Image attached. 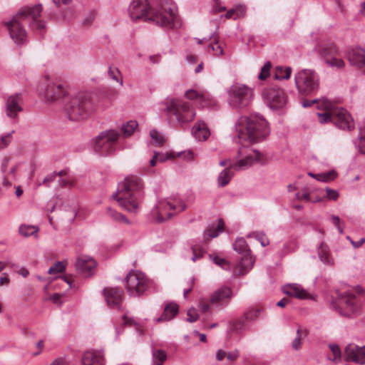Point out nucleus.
Returning <instances> with one entry per match:
<instances>
[{
    "mask_svg": "<svg viewBox=\"0 0 365 365\" xmlns=\"http://www.w3.org/2000/svg\"><path fill=\"white\" fill-rule=\"evenodd\" d=\"M210 51H215L216 56H220L223 53V50L219 45L217 39L215 38L214 43H210L207 46V51L210 52Z\"/></svg>",
    "mask_w": 365,
    "mask_h": 365,
    "instance_id": "nucleus-52",
    "label": "nucleus"
},
{
    "mask_svg": "<svg viewBox=\"0 0 365 365\" xmlns=\"http://www.w3.org/2000/svg\"><path fill=\"white\" fill-rule=\"evenodd\" d=\"M302 336V331L300 329L297 330V336L292 343V346L294 350H299L301 348V339Z\"/></svg>",
    "mask_w": 365,
    "mask_h": 365,
    "instance_id": "nucleus-54",
    "label": "nucleus"
},
{
    "mask_svg": "<svg viewBox=\"0 0 365 365\" xmlns=\"http://www.w3.org/2000/svg\"><path fill=\"white\" fill-rule=\"evenodd\" d=\"M83 365H104V354L102 351L88 352L83 357Z\"/></svg>",
    "mask_w": 365,
    "mask_h": 365,
    "instance_id": "nucleus-27",
    "label": "nucleus"
},
{
    "mask_svg": "<svg viewBox=\"0 0 365 365\" xmlns=\"http://www.w3.org/2000/svg\"><path fill=\"white\" fill-rule=\"evenodd\" d=\"M42 11V5L24 6L13 19L5 25L9 30L11 38L16 44H24L26 41V31L23 24H27L32 30L41 31L46 27V22L39 19Z\"/></svg>",
    "mask_w": 365,
    "mask_h": 365,
    "instance_id": "nucleus-2",
    "label": "nucleus"
},
{
    "mask_svg": "<svg viewBox=\"0 0 365 365\" xmlns=\"http://www.w3.org/2000/svg\"><path fill=\"white\" fill-rule=\"evenodd\" d=\"M257 240L260 242L262 247H266L269 245V242L267 237L263 233H258L256 235Z\"/></svg>",
    "mask_w": 365,
    "mask_h": 365,
    "instance_id": "nucleus-62",
    "label": "nucleus"
},
{
    "mask_svg": "<svg viewBox=\"0 0 365 365\" xmlns=\"http://www.w3.org/2000/svg\"><path fill=\"white\" fill-rule=\"evenodd\" d=\"M245 12V7L243 5H239L235 9H231L227 11L225 14V17L227 19H230L234 17V19H237L243 16Z\"/></svg>",
    "mask_w": 365,
    "mask_h": 365,
    "instance_id": "nucleus-36",
    "label": "nucleus"
},
{
    "mask_svg": "<svg viewBox=\"0 0 365 365\" xmlns=\"http://www.w3.org/2000/svg\"><path fill=\"white\" fill-rule=\"evenodd\" d=\"M14 133V131L12 130L11 133L0 137V149L7 147L11 142V138Z\"/></svg>",
    "mask_w": 365,
    "mask_h": 365,
    "instance_id": "nucleus-56",
    "label": "nucleus"
},
{
    "mask_svg": "<svg viewBox=\"0 0 365 365\" xmlns=\"http://www.w3.org/2000/svg\"><path fill=\"white\" fill-rule=\"evenodd\" d=\"M165 104L168 118L173 120L174 117L176 125L181 128L191 122L195 116L193 108L187 102L172 98L168 99Z\"/></svg>",
    "mask_w": 365,
    "mask_h": 365,
    "instance_id": "nucleus-6",
    "label": "nucleus"
},
{
    "mask_svg": "<svg viewBox=\"0 0 365 365\" xmlns=\"http://www.w3.org/2000/svg\"><path fill=\"white\" fill-rule=\"evenodd\" d=\"M107 304L113 309H120L122 304L123 291L118 287H106L103 290Z\"/></svg>",
    "mask_w": 365,
    "mask_h": 365,
    "instance_id": "nucleus-17",
    "label": "nucleus"
},
{
    "mask_svg": "<svg viewBox=\"0 0 365 365\" xmlns=\"http://www.w3.org/2000/svg\"><path fill=\"white\" fill-rule=\"evenodd\" d=\"M187 318L186 319V321L191 323L196 322L199 318L197 311L194 308L189 309L187 310Z\"/></svg>",
    "mask_w": 365,
    "mask_h": 365,
    "instance_id": "nucleus-55",
    "label": "nucleus"
},
{
    "mask_svg": "<svg viewBox=\"0 0 365 365\" xmlns=\"http://www.w3.org/2000/svg\"><path fill=\"white\" fill-rule=\"evenodd\" d=\"M235 251L242 255L237 264L238 274H245L254 265L255 259L251 255V250L243 237L237 238L232 245Z\"/></svg>",
    "mask_w": 365,
    "mask_h": 365,
    "instance_id": "nucleus-11",
    "label": "nucleus"
},
{
    "mask_svg": "<svg viewBox=\"0 0 365 365\" xmlns=\"http://www.w3.org/2000/svg\"><path fill=\"white\" fill-rule=\"evenodd\" d=\"M332 123L341 130H352L354 128V123L351 115L343 108L333 110Z\"/></svg>",
    "mask_w": 365,
    "mask_h": 365,
    "instance_id": "nucleus-16",
    "label": "nucleus"
},
{
    "mask_svg": "<svg viewBox=\"0 0 365 365\" xmlns=\"http://www.w3.org/2000/svg\"><path fill=\"white\" fill-rule=\"evenodd\" d=\"M185 207V204L180 203L179 205H176L168 201H161L152 211V215H156L155 220L158 222H163L173 216V214L170 210H173L175 213H177L183 211Z\"/></svg>",
    "mask_w": 365,
    "mask_h": 365,
    "instance_id": "nucleus-14",
    "label": "nucleus"
},
{
    "mask_svg": "<svg viewBox=\"0 0 365 365\" xmlns=\"http://www.w3.org/2000/svg\"><path fill=\"white\" fill-rule=\"evenodd\" d=\"M282 291L285 294L299 299L309 298V294L297 284H287L283 287Z\"/></svg>",
    "mask_w": 365,
    "mask_h": 365,
    "instance_id": "nucleus-24",
    "label": "nucleus"
},
{
    "mask_svg": "<svg viewBox=\"0 0 365 365\" xmlns=\"http://www.w3.org/2000/svg\"><path fill=\"white\" fill-rule=\"evenodd\" d=\"M167 359L165 352L161 349L153 350V365H162Z\"/></svg>",
    "mask_w": 365,
    "mask_h": 365,
    "instance_id": "nucleus-35",
    "label": "nucleus"
},
{
    "mask_svg": "<svg viewBox=\"0 0 365 365\" xmlns=\"http://www.w3.org/2000/svg\"><path fill=\"white\" fill-rule=\"evenodd\" d=\"M212 260L215 264L221 267L224 269H227L229 268V263L225 259L215 256V257H214Z\"/></svg>",
    "mask_w": 365,
    "mask_h": 365,
    "instance_id": "nucleus-57",
    "label": "nucleus"
},
{
    "mask_svg": "<svg viewBox=\"0 0 365 365\" xmlns=\"http://www.w3.org/2000/svg\"><path fill=\"white\" fill-rule=\"evenodd\" d=\"M119 135V133L115 130L101 132L95 139V152L101 156L113 154L115 150Z\"/></svg>",
    "mask_w": 365,
    "mask_h": 365,
    "instance_id": "nucleus-10",
    "label": "nucleus"
},
{
    "mask_svg": "<svg viewBox=\"0 0 365 365\" xmlns=\"http://www.w3.org/2000/svg\"><path fill=\"white\" fill-rule=\"evenodd\" d=\"M262 312V309L260 308L257 309H250L244 314V318L247 322H253L259 318L260 313Z\"/></svg>",
    "mask_w": 365,
    "mask_h": 365,
    "instance_id": "nucleus-40",
    "label": "nucleus"
},
{
    "mask_svg": "<svg viewBox=\"0 0 365 365\" xmlns=\"http://www.w3.org/2000/svg\"><path fill=\"white\" fill-rule=\"evenodd\" d=\"M329 348L332 352L333 358H329L333 361H338L341 359V350L337 344H330Z\"/></svg>",
    "mask_w": 365,
    "mask_h": 365,
    "instance_id": "nucleus-50",
    "label": "nucleus"
},
{
    "mask_svg": "<svg viewBox=\"0 0 365 365\" xmlns=\"http://www.w3.org/2000/svg\"><path fill=\"white\" fill-rule=\"evenodd\" d=\"M123 324L128 326H134L137 329H139V324L137 323L133 318L128 317L127 315L124 314L123 317Z\"/></svg>",
    "mask_w": 365,
    "mask_h": 365,
    "instance_id": "nucleus-60",
    "label": "nucleus"
},
{
    "mask_svg": "<svg viewBox=\"0 0 365 365\" xmlns=\"http://www.w3.org/2000/svg\"><path fill=\"white\" fill-rule=\"evenodd\" d=\"M66 269V264L64 262H55L48 270V273L50 274L61 273Z\"/></svg>",
    "mask_w": 365,
    "mask_h": 365,
    "instance_id": "nucleus-43",
    "label": "nucleus"
},
{
    "mask_svg": "<svg viewBox=\"0 0 365 365\" xmlns=\"http://www.w3.org/2000/svg\"><path fill=\"white\" fill-rule=\"evenodd\" d=\"M193 136L198 140H205L210 135V130L203 121H198L192 130Z\"/></svg>",
    "mask_w": 365,
    "mask_h": 365,
    "instance_id": "nucleus-28",
    "label": "nucleus"
},
{
    "mask_svg": "<svg viewBox=\"0 0 365 365\" xmlns=\"http://www.w3.org/2000/svg\"><path fill=\"white\" fill-rule=\"evenodd\" d=\"M246 154L245 157L239 160L237 162L230 164V168H233L235 170H245L250 167L255 162L261 164L264 163V159L262 154L258 150H250L247 148H240L238 150V155L242 156Z\"/></svg>",
    "mask_w": 365,
    "mask_h": 365,
    "instance_id": "nucleus-12",
    "label": "nucleus"
},
{
    "mask_svg": "<svg viewBox=\"0 0 365 365\" xmlns=\"http://www.w3.org/2000/svg\"><path fill=\"white\" fill-rule=\"evenodd\" d=\"M294 81L298 92L302 95L314 94L319 88V77L313 70L303 69L297 72Z\"/></svg>",
    "mask_w": 365,
    "mask_h": 365,
    "instance_id": "nucleus-7",
    "label": "nucleus"
},
{
    "mask_svg": "<svg viewBox=\"0 0 365 365\" xmlns=\"http://www.w3.org/2000/svg\"><path fill=\"white\" fill-rule=\"evenodd\" d=\"M271 67V63L269 61H267L263 66V67L261 68V71L258 76L259 79L262 81L265 80L269 76Z\"/></svg>",
    "mask_w": 365,
    "mask_h": 365,
    "instance_id": "nucleus-49",
    "label": "nucleus"
},
{
    "mask_svg": "<svg viewBox=\"0 0 365 365\" xmlns=\"http://www.w3.org/2000/svg\"><path fill=\"white\" fill-rule=\"evenodd\" d=\"M318 53L326 61L334 56H340V51L335 43H329L319 46Z\"/></svg>",
    "mask_w": 365,
    "mask_h": 365,
    "instance_id": "nucleus-26",
    "label": "nucleus"
},
{
    "mask_svg": "<svg viewBox=\"0 0 365 365\" xmlns=\"http://www.w3.org/2000/svg\"><path fill=\"white\" fill-rule=\"evenodd\" d=\"M326 190V192H327V197L330 199V200H336L338 197H339V194H338V192L335 190H332L331 188H329V187H327L325 189Z\"/></svg>",
    "mask_w": 365,
    "mask_h": 365,
    "instance_id": "nucleus-63",
    "label": "nucleus"
},
{
    "mask_svg": "<svg viewBox=\"0 0 365 365\" xmlns=\"http://www.w3.org/2000/svg\"><path fill=\"white\" fill-rule=\"evenodd\" d=\"M312 101V103L317 105V108L324 110H331L332 107L331 102L327 98H315Z\"/></svg>",
    "mask_w": 365,
    "mask_h": 365,
    "instance_id": "nucleus-39",
    "label": "nucleus"
},
{
    "mask_svg": "<svg viewBox=\"0 0 365 365\" xmlns=\"http://www.w3.org/2000/svg\"><path fill=\"white\" fill-rule=\"evenodd\" d=\"M67 175V171L66 170H62L59 172H57V176H59L61 179L58 180V182L61 187H65L70 184L69 179L64 178Z\"/></svg>",
    "mask_w": 365,
    "mask_h": 365,
    "instance_id": "nucleus-53",
    "label": "nucleus"
},
{
    "mask_svg": "<svg viewBox=\"0 0 365 365\" xmlns=\"http://www.w3.org/2000/svg\"><path fill=\"white\" fill-rule=\"evenodd\" d=\"M198 103L202 107H212L215 105V100L207 93H201Z\"/></svg>",
    "mask_w": 365,
    "mask_h": 365,
    "instance_id": "nucleus-42",
    "label": "nucleus"
},
{
    "mask_svg": "<svg viewBox=\"0 0 365 365\" xmlns=\"http://www.w3.org/2000/svg\"><path fill=\"white\" fill-rule=\"evenodd\" d=\"M179 312V306L174 302L167 304L160 317L155 319L156 322H167L175 317Z\"/></svg>",
    "mask_w": 365,
    "mask_h": 365,
    "instance_id": "nucleus-25",
    "label": "nucleus"
},
{
    "mask_svg": "<svg viewBox=\"0 0 365 365\" xmlns=\"http://www.w3.org/2000/svg\"><path fill=\"white\" fill-rule=\"evenodd\" d=\"M339 312L341 315L351 317L358 315L361 311V305L355 295L344 293L339 299Z\"/></svg>",
    "mask_w": 365,
    "mask_h": 365,
    "instance_id": "nucleus-13",
    "label": "nucleus"
},
{
    "mask_svg": "<svg viewBox=\"0 0 365 365\" xmlns=\"http://www.w3.org/2000/svg\"><path fill=\"white\" fill-rule=\"evenodd\" d=\"M130 18L133 20L143 19L161 27H173L175 7L173 2H162L158 9L152 8L148 0H133L129 6Z\"/></svg>",
    "mask_w": 365,
    "mask_h": 365,
    "instance_id": "nucleus-1",
    "label": "nucleus"
},
{
    "mask_svg": "<svg viewBox=\"0 0 365 365\" xmlns=\"http://www.w3.org/2000/svg\"><path fill=\"white\" fill-rule=\"evenodd\" d=\"M138 125V124L135 120H130L126 124L123 125L121 128V130L124 136H130L137 128Z\"/></svg>",
    "mask_w": 365,
    "mask_h": 365,
    "instance_id": "nucleus-38",
    "label": "nucleus"
},
{
    "mask_svg": "<svg viewBox=\"0 0 365 365\" xmlns=\"http://www.w3.org/2000/svg\"><path fill=\"white\" fill-rule=\"evenodd\" d=\"M108 76L113 79L114 81L119 82L120 86H123V79L118 78V76H120V71L119 69L116 67H109L108 71Z\"/></svg>",
    "mask_w": 365,
    "mask_h": 365,
    "instance_id": "nucleus-48",
    "label": "nucleus"
},
{
    "mask_svg": "<svg viewBox=\"0 0 365 365\" xmlns=\"http://www.w3.org/2000/svg\"><path fill=\"white\" fill-rule=\"evenodd\" d=\"M326 110L327 111L323 113H317L319 121L320 123L333 122V110H331V112L328 111L329 110Z\"/></svg>",
    "mask_w": 365,
    "mask_h": 365,
    "instance_id": "nucleus-47",
    "label": "nucleus"
},
{
    "mask_svg": "<svg viewBox=\"0 0 365 365\" xmlns=\"http://www.w3.org/2000/svg\"><path fill=\"white\" fill-rule=\"evenodd\" d=\"M106 213L108 216L110 217L113 220L126 225H129L130 223V220L125 215L118 212L116 210H113L111 207L107 208Z\"/></svg>",
    "mask_w": 365,
    "mask_h": 365,
    "instance_id": "nucleus-31",
    "label": "nucleus"
},
{
    "mask_svg": "<svg viewBox=\"0 0 365 365\" xmlns=\"http://www.w3.org/2000/svg\"><path fill=\"white\" fill-rule=\"evenodd\" d=\"M176 156H175V153H166V154L159 153V154H158V160L160 163H164L167 160L173 159Z\"/></svg>",
    "mask_w": 365,
    "mask_h": 365,
    "instance_id": "nucleus-59",
    "label": "nucleus"
},
{
    "mask_svg": "<svg viewBox=\"0 0 365 365\" xmlns=\"http://www.w3.org/2000/svg\"><path fill=\"white\" fill-rule=\"evenodd\" d=\"M65 110L71 120L87 118L94 110V105L88 93H78L70 99L65 106Z\"/></svg>",
    "mask_w": 365,
    "mask_h": 365,
    "instance_id": "nucleus-5",
    "label": "nucleus"
},
{
    "mask_svg": "<svg viewBox=\"0 0 365 365\" xmlns=\"http://www.w3.org/2000/svg\"><path fill=\"white\" fill-rule=\"evenodd\" d=\"M253 96L252 88L244 84L235 83L228 90V103L235 108L242 109L249 106Z\"/></svg>",
    "mask_w": 365,
    "mask_h": 365,
    "instance_id": "nucleus-8",
    "label": "nucleus"
},
{
    "mask_svg": "<svg viewBox=\"0 0 365 365\" xmlns=\"http://www.w3.org/2000/svg\"><path fill=\"white\" fill-rule=\"evenodd\" d=\"M56 177H57V172H53L45 177V178L43 179V180L42 182V184L48 187L50 182L54 181V180L56 179Z\"/></svg>",
    "mask_w": 365,
    "mask_h": 365,
    "instance_id": "nucleus-61",
    "label": "nucleus"
},
{
    "mask_svg": "<svg viewBox=\"0 0 365 365\" xmlns=\"http://www.w3.org/2000/svg\"><path fill=\"white\" fill-rule=\"evenodd\" d=\"M232 168H230V166L223 170L217 177V183L220 187L226 186L230 181L231 180L233 173H231L230 170Z\"/></svg>",
    "mask_w": 365,
    "mask_h": 365,
    "instance_id": "nucleus-30",
    "label": "nucleus"
},
{
    "mask_svg": "<svg viewBox=\"0 0 365 365\" xmlns=\"http://www.w3.org/2000/svg\"><path fill=\"white\" fill-rule=\"evenodd\" d=\"M224 222L222 219L218 220L217 226L212 225H209L204 231V237L207 238H215L223 231Z\"/></svg>",
    "mask_w": 365,
    "mask_h": 365,
    "instance_id": "nucleus-29",
    "label": "nucleus"
},
{
    "mask_svg": "<svg viewBox=\"0 0 365 365\" xmlns=\"http://www.w3.org/2000/svg\"><path fill=\"white\" fill-rule=\"evenodd\" d=\"M96 265V261L88 256L78 257L76 262L77 272L83 274L85 277H91L93 274Z\"/></svg>",
    "mask_w": 365,
    "mask_h": 365,
    "instance_id": "nucleus-18",
    "label": "nucleus"
},
{
    "mask_svg": "<svg viewBox=\"0 0 365 365\" xmlns=\"http://www.w3.org/2000/svg\"><path fill=\"white\" fill-rule=\"evenodd\" d=\"M151 281L140 271H130L125 277V288L130 296L138 297L148 290Z\"/></svg>",
    "mask_w": 365,
    "mask_h": 365,
    "instance_id": "nucleus-9",
    "label": "nucleus"
},
{
    "mask_svg": "<svg viewBox=\"0 0 365 365\" xmlns=\"http://www.w3.org/2000/svg\"><path fill=\"white\" fill-rule=\"evenodd\" d=\"M299 245L296 240H290L287 242L283 247V252L284 254L293 252L298 248Z\"/></svg>",
    "mask_w": 365,
    "mask_h": 365,
    "instance_id": "nucleus-45",
    "label": "nucleus"
},
{
    "mask_svg": "<svg viewBox=\"0 0 365 365\" xmlns=\"http://www.w3.org/2000/svg\"><path fill=\"white\" fill-rule=\"evenodd\" d=\"M263 96L267 104L272 110L282 108L287 103L286 95L282 89H265L263 91Z\"/></svg>",
    "mask_w": 365,
    "mask_h": 365,
    "instance_id": "nucleus-15",
    "label": "nucleus"
},
{
    "mask_svg": "<svg viewBox=\"0 0 365 365\" xmlns=\"http://www.w3.org/2000/svg\"><path fill=\"white\" fill-rule=\"evenodd\" d=\"M237 143H256L263 140L269 134L266 120L259 115H251L240 118L236 124Z\"/></svg>",
    "mask_w": 365,
    "mask_h": 365,
    "instance_id": "nucleus-3",
    "label": "nucleus"
},
{
    "mask_svg": "<svg viewBox=\"0 0 365 365\" xmlns=\"http://www.w3.org/2000/svg\"><path fill=\"white\" fill-rule=\"evenodd\" d=\"M326 63L331 67H336L337 68H343L345 66V62L343 59L334 56L330 59L326 60Z\"/></svg>",
    "mask_w": 365,
    "mask_h": 365,
    "instance_id": "nucleus-46",
    "label": "nucleus"
},
{
    "mask_svg": "<svg viewBox=\"0 0 365 365\" xmlns=\"http://www.w3.org/2000/svg\"><path fill=\"white\" fill-rule=\"evenodd\" d=\"M347 58L351 65L359 68L365 66V49L361 47L350 48L347 52Z\"/></svg>",
    "mask_w": 365,
    "mask_h": 365,
    "instance_id": "nucleus-22",
    "label": "nucleus"
},
{
    "mask_svg": "<svg viewBox=\"0 0 365 365\" xmlns=\"http://www.w3.org/2000/svg\"><path fill=\"white\" fill-rule=\"evenodd\" d=\"M21 102L20 93H15L9 96L6 101V113L7 116L11 118H16L18 113L23 110Z\"/></svg>",
    "mask_w": 365,
    "mask_h": 365,
    "instance_id": "nucleus-21",
    "label": "nucleus"
},
{
    "mask_svg": "<svg viewBox=\"0 0 365 365\" xmlns=\"http://www.w3.org/2000/svg\"><path fill=\"white\" fill-rule=\"evenodd\" d=\"M201 93H197L195 90H188L185 92V96L190 100H200Z\"/></svg>",
    "mask_w": 365,
    "mask_h": 365,
    "instance_id": "nucleus-58",
    "label": "nucleus"
},
{
    "mask_svg": "<svg viewBox=\"0 0 365 365\" xmlns=\"http://www.w3.org/2000/svg\"><path fill=\"white\" fill-rule=\"evenodd\" d=\"M38 231V227L33 225H21L19 227V233L24 237H29Z\"/></svg>",
    "mask_w": 365,
    "mask_h": 365,
    "instance_id": "nucleus-41",
    "label": "nucleus"
},
{
    "mask_svg": "<svg viewBox=\"0 0 365 365\" xmlns=\"http://www.w3.org/2000/svg\"><path fill=\"white\" fill-rule=\"evenodd\" d=\"M308 175L312 178L321 182H328L334 180L336 177V173L334 170H331L328 173L314 174L313 173H308Z\"/></svg>",
    "mask_w": 365,
    "mask_h": 365,
    "instance_id": "nucleus-32",
    "label": "nucleus"
},
{
    "mask_svg": "<svg viewBox=\"0 0 365 365\" xmlns=\"http://www.w3.org/2000/svg\"><path fill=\"white\" fill-rule=\"evenodd\" d=\"M247 321L242 317L233 321L230 324V330L237 333H240L245 329L246 322Z\"/></svg>",
    "mask_w": 365,
    "mask_h": 365,
    "instance_id": "nucleus-33",
    "label": "nucleus"
},
{
    "mask_svg": "<svg viewBox=\"0 0 365 365\" xmlns=\"http://www.w3.org/2000/svg\"><path fill=\"white\" fill-rule=\"evenodd\" d=\"M292 73L290 67H277L275 71L274 78L277 80L289 79Z\"/></svg>",
    "mask_w": 365,
    "mask_h": 365,
    "instance_id": "nucleus-37",
    "label": "nucleus"
},
{
    "mask_svg": "<svg viewBox=\"0 0 365 365\" xmlns=\"http://www.w3.org/2000/svg\"><path fill=\"white\" fill-rule=\"evenodd\" d=\"M119 192V205L129 212H135L144 196L143 183L137 176L127 177Z\"/></svg>",
    "mask_w": 365,
    "mask_h": 365,
    "instance_id": "nucleus-4",
    "label": "nucleus"
},
{
    "mask_svg": "<svg viewBox=\"0 0 365 365\" xmlns=\"http://www.w3.org/2000/svg\"><path fill=\"white\" fill-rule=\"evenodd\" d=\"M344 354L347 361H351L360 364H365V346L350 344L344 350Z\"/></svg>",
    "mask_w": 365,
    "mask_h": 365,
    "instance_id": "nucleus-19",
    "label": "nucleus"
},
{
    "mask_svg": "<svg viewBox=\"0 0 365 365\" xmlns=\"http://www.w3.org/2000/svg\"><path fill=\"white\" fill-rule=\"evenodd\" d=\"M191 249L192 252V260L193 262L202 258L205 253V250L198 246H192Z\"/></svg>",
    "mask_w": 365,
    "mask_h": 365,
    "instance_id": "nucleus-51",
    "label": "nucleus"
},
{
    "mask_svg": "<svg viewBox=\"0 0 365 365\" xmlns=\"http://www.w3.org/2000/svg\"><path fill=\"white\" fill-rule=\"evenodd\" d=\"M67 91L61 84L50 83L48 85L45 95L48 100L54 101L64 97Z\"/></svg>",
    "mask_w": 365,
    "mask_h": 365,
    "instance_id": "nucleus-23",
    "label": "nucleus"
},
{
    "mask_svg": "<svg viewBox=\"0 0 365 365\" xmlns=\"http://www.w3.org/2000/svg\"><path fill=\"white\" fill-rule=\"evenodd\" d=\"M318 256L323 263L327 264H329L331 263L329 252L326 245L322 243L319 245L318 248Z\"/></svg>",
    "mask_w": 365,
    "mask_h": 365,
    "instance_id": "nucleus-34",
    "label": "nucleus"
},
{
    "mask_svg": "<svg viewBox=\"0 0 365 365\" xmlns=\"http://www.w3.org/2000/svg\"><path fill=\"white\" fill-rule=\"evenodd\" d=\"M150 135L153 140H155V144L161 146L165 141L164 136L160 133L156 129H153L150 131Z\"/></svg>",
    "mask_w": 365,
    "mask_h": 365,
    "instance_id": "nucleus-44",
    "label": "nucleus"
},
{
    "mask_svg": "<svg viewBox=\"0 0 365 365\" xmlns=\"http://www.w3.org/2000/svg\"><path fill=\"white\" fill-rule=\"evenodd\" d=\"M232 297V290L228 287H221L211 295L210 302L212 305L222 306L229 303Z\"/></svg>",
    "mask_w": 365,
    "mask_h": 365,
    "instance_id": "nucleus-20",
    "label": "nucleus"
},
{
    "mask_svg": "<svg viewBox=\"0 0 365 365\" xmlns=\"http://www.w3.org/2000/svg\"><path fill=\"white\" fill-rule=\"evenodd\" d=\"M358 139L359 141L358 144L359 151L362 154H365V137L359 135Z\"/></svg>",
    "mask_w": 365,
    "mask_h": 365,
    "instance_id": "nucleus-64",
    "label": "nucleus"
}]
</instances>
